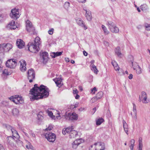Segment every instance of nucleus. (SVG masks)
I'll return each mask as SVG.
<instances>
[{
	"label": "nucleus",
	"instance_id": "1",
	"mask_svg": "<svg viewBox=\"0 0 150 150\" xmlns=\"http://www.w3.org/2000/svg\"><path fill=\"white\" fill-rule=\"evenodd\" d=\"M30 92L29 96L32 101L46 98L49 95L48 89L43 85L38 87L37 84H35Z\"/></svg>",
	"mask_w": 150,
	"mask_h": 150
},
{
	"label": "nucleus",
	"instance_id": "2",
	"mask_svg": "<svg viewBox=\"0 0 150 150\" xmlns=\"http://www.w3.org/2000/svg\"><path fill=\"white\" fill-rule=\"evenodd\" d=\"M28 46V50L32 53H36L40 50L39 46L33 44V42L29 43Z\"/></svg>",
	"mask_w": 150,
	"mask_h": 150
},
{
	"label": "nucleus",
	"instance_id": "3",
	"mask_svg": "<svg viewBox=\"0 0 150 150\" xmlns=\"http://www.w3.org/2000/svg\"><path fill=\"white\" fill-rule=\"evenodd\" d=\"M20 15L18 9L14 8L11 10L10 16L12 18L16 20L19 17Z\"/></svg>",
	"mask_w": 150,
	"mask_h": 150
},
{
	"label": "nucleus",
	"instance_id": "4",
	"mask_svg": "<svg viewBox=\"0 0 150 150\" xmlns=\"http://www.w3.org/2000/svg\"><path fill=\"white\" fill-rule=\"evenodd\" d=\"M45 136L47 140L50 142H54L56 138L55 134L50 132L46 133Z\"/></svg>",
	"mask_w": 150,
	"mask_h": 150
},
{
	"label": "nucleus",
	"instance_id": "5",
	"mask_svg": "<svg viewBox=\"0 0 150 150\" xmlns=\"http://www.w3.org/2000/svg\"><path fill=\"white\" fill-rule=\"evenodd\" d=\"M139 101L143 103L146 104L149 102V100L147 98L146 93L144 91H142L141 95L139 97Z\"/></svg>",
	"mask_w": 150,
	"mask_h": 150
},
{
	"label": "nucleus",
	"instance_id": "6",
	"mask_svg": "<svg viewBox=\"0 0 150 150\" xmlns=\"http://www.w3.org/2000/svg\"><path fill=\"white\" fill-rule=\"evenodd\" d=\"M17 62L16 60L12 59L8 60L6 65L7 67L10 68H14L16 65Z\"/></svg>",
	"mask_w": 150,
	"mask_h": 150
},
{
	"label": "nucleus",
	"instance_id": "7",
	"mask_svg": "<svg viewBox=\"0 0 150 150\" xmlns=\"http://www.w3.org/2000/svg\"><path fill=\"white\" fill-rule=\"evenodd\" d=\"M9 99L16 104H21L23 102V100L21 96H16L15 97L11 96Z\"/></svg>",
	"mask_w": 150,
	"mask_h": 150
},
{
	"label": "nucleus",
	"instance_id": "8",
	"mask_svg": "<svg viewBox=\"0 0 150 150\" xmlns=\"http://www.w3.org/2000/svg\"><path fill=\"white\" fill-rule=\"evenodd\" d=\"M26 27L27 31L28 32H32L33 33L35 28L32 24L28 20L26 21Z\"/></svg>",
	"mask_w": 150,
	"mask_h": 150
},
{
	"label": "nucleus",
	"instance_id": "9",
	"mask_svg": "<svg viewBox=\"0 0 150 150\" xmlns=\"http://www.w3.org/2000/svg\"><path fill=\"white\" fill-rule=\"evenodd\" d=\"M93 147H95V150H103L104 149V144L100 142L96 143L94 145H91L90 150H91V148Z\"/></svg>",
	"mask_w": 150,
	"mask_h": 150
},
{
	"label": "nucleus",
	"instance_id": "10",
	"mask_svg": "<svg viewBox=\"0 0 150 150\" xmlns=\"http://www.w3.org/2000/svg\"><path fill=\"white\" fill-rule=\"evenodd\" d=\"M28 78L29 80V82L31 83L33 81V79L35 78V73L34 70L30 69L28 70Z\"/></svg>",
	"mask_w": 150,
	"mask_h": 150
},
{
	"label": "nucleus",
	"instance_id": "11",
	"mask_svg": "<svg viewBox=\"0 0 150 150\" xmlns=\"http://www.w3.org/2000/svg\"><path fill=\"white\" fill-rule=\"evenodd\" d=\"M65 117L67 120H76L78 118V115L75 113H72V114L69 113L66 115Z\"/></svg>",
	"mask_w": 150,
	"mask_h": 150
},
{
	"label": "nucleus",
	"instance_id": "12",
	"mask_svg": "<svg viewBox=\"0 0 150 150\" xmlns=\"http://www.w3.org/2000/svg\"><path fill=\"white\" fill-rule=\"evenodd\" d=\"M48 54L47 52H44L40 54V58L44 63H46L48 60Z\"/></svg>",
	"mask_w": 150,
	"mask_h": 150
},
{
	"label": "nucleus",
	"instance_id": "13",
	"mask_svg": "<svg viewBox=\"0 0 150 150\" xmlns=\"http://www.w3.org/2000/svg\"><path fill=\"white\" fill-rule=\"evenodd\" d=\"M132 63L133 69L134 70H136L137 73V74H140L142 72L141 69L138 64L137 63H134L133 64V62H132Z\"/></svg>",
	"mask_w": 150,
	"mask_h": 150
},
{
	"label": "nucleus",
	"instance_id": "14",
	"mask_svg": "<svg viewBox=\"0 0 150 150\" xmlns=\"http://www.w3.org/2000/svg\"><path fill=\"white\" fill-rule=\"evenodd\" d=\"M84 141L82 139H78L74 141L72 143L73 148L76 149L78 146L81 143L83 142Z\"/></svg>",
	"mask_w": 150,
	"mask_h": 150
},
{
	"label": "nucleus",
	"instance_id": "15",
	"mask_svg": "<svg viewBox=\"0 0 150 150\" xmlns=\"http://www.w3.org/2000/svg\"><path fill=\"white\" fill-rule=\"evenodd\" d=\"M8 144L11 146H14L15 139L11 136H8L6 138Z\"/></svg>",
	"mask_w": 150,
	"mask_h": 150
},
{
	"label": "nucleus",
	"instance_id": "16",
	"mask_svg": "<svg viewBox=\"0 0 150 150\" xmlns=\"http://www.w3.org/2000/svg\"><path fill=\"white\" fill-rule=\"evenodd\" d=\"M76 22L78 25L82 27H83L84 30H86L87 28L83 21L81 18H77L76 20Z\"/></svg>",
	"mask_w": 150,
	"mask_h": 150
},
{
	"label": "nucleus",
	"instance_id": "17",
	"mask_svg": "<svg viewBox=\"0 0 150 150\" xmlns=\"http://www.w3.org/2000/svg\"><path fill=\"white\" fill-rule=\"evenodd\" d=\"M54 81L55 82L57 86L60 88L63 85V82L62 81V79L61 78H56L53 79Z\"/></svg>",
	"mask_w": 150,
	"mask_h": 150
},
{
	"label": "nucleus",
	"instance_id": "18",
	"mask_svg": "<svg viewBox=\"0 0 150 150\" xmlns=\"http://www.w3.org/2000/svg\"><path fill=\"white\" fill-rule=\"evenodd\" d=\"M133 108L132 112H131V114L132 117L135 120L137 119V110L136 106L134 103H133Z\"/></svg>",
	"mask_w": 150,
	"mask_h": 150
},
{
	"label": "nucleus",
	"instance_id": "19",
	"mask_svg": "<svg viewBox=\"0 0 150 150\" xmlns=\"http://www.w3.org/2000/svg\"><path fill=\"white\" fill-rule=\"evenodd\" d=\"M16 45L18 48L21 49L25 45V43L22 40L18 39L16 41Z\"/></svg>",
	"mask_w": 150,
	"mask_h": 150
},
{
	"label": "nucleus",
	"instance_id": "20",
	"mask_svg": "<svg viewBox=\"0 0 150 150\" xmlns=\"http://www.w3.org/2000/svg\"><path fill=\"white\" fill-rule=\"evenodd\" d=\"M7 28L11 29H15L17 28L15 25V21L12 20L7 25Z\"/></svg>",
	"mask_w": 150,
	"mask_h": 150
},
{
	"label": "nucleus",
	"instance_id": "21",
	"mask_svg": "<svg viewBox=\"0 0 150 150\" xmlns=\"http://www.w3.org/2000/svg\"><path fill=\"white\" fill-rule=\"evenodd\" d=\"M20 69L22 72L25 71L26 69L25 67V62L24 60H22L20 61Z\"/></svg>",
	"mask_w": 150,
	"mask_h": 150
},
{
	"label": "nucleus",
	"instance_id": "22",
	"mask_svg": "<svg viewBox=\"0 0 150 150\" xmlns=\"http://www.w3.org/2000/svg\"><path fill=\"white\" fill-rule=\"evenodd\" d=\"M85 11L86 13L85 16L87 19L89 21H91L92 18V14L91 11L89 10H87L86 9H83Z\"/></svg>",
	"mask_w": 150,
	"mask_h": 150
},
{
	"label": "nucleus",
	"instance_id": "23",
	"mask_svg": "<svg viewBox=\"0 0 150 150\" xmlns=\"http://www.w3.org/2000/svg\"><path fill=\"white\" fill-rule=\"evenodd\" d=\"M91 62V70L93 71L95 74H97L98 72V71L97 68L93 64L94 62V60H92Z\"/></svg>",
	"mask_w": 150,
	"mask_h": 150
},
{
	"label": "nucleus",
	"instance_id": "24",
	"mask_svg": "<svg viewBox=\"0 0 150 150\" xmlns=\"http://www.w3.org/2000/svg\"><path fill=\"white\" fill-rule=\"evenodd\" d=\"M4 50L5 52H8L12 48V45L10 43L5 44L4 43Z\"/></svg>",
	"mask_w": 150,
	"mask_h": 150
},
{
	"label": "nucleus",
	"instance_id": "25",
	"mask_svg": "<svg viewBox=\"0 0 150 150\" xmlns=\"http://www.w3.org/2000/svg\"><path fill=\"white\" fill-rule=\"evenodd\" d=\"M52 110L51 108L48 109L46 110V113L52 119H55V116L53 115L52 112L51 111Z\"/></svg>",
	"mask_w": 150,
	"mask_h": 150
},
{
	"label": "nucleus",
	"instance_id": "26",
	"mask_svg": "<svg viewBox=\"0 0 150 150\" xmlns=\"http://www.w3.org/2000/svg\"><path fill=\"white\" fill-rule=\"evenodd\" d=\"M73 126H71V127H69L66 128L64 130H63L62 132L63 134L65 135L66 133H69H69L71 132V131H72V130H73Z\"/></svg>",
	"mask_w": 150,
	"mask_h": 150
},
{
	"label": "nucleus",
	"instance_id": "27",
	"mask_svg": "<svg viewBox=\"0 0 150 150\" xmlns=\"http://www.w3.org/2000/svg\"><path fill=\"white\" fill-rule=\"evenodd\" d=\"M63 52H53L50 54V55L52 58H55L56 57L60 56L62 54Z\"/></svg>",
	"mask_w": 150,
	"mask_h": 150
},
{
	"label": "nucleus",
	"instance_id": "28",
	"mask_svg": "<svg viewBox=\"0 0 150 150\" xmlns=\"http://www.w3.org/2000/svg\"><path fill=\"white\" fill-rule=\"evenodd\" d=\"M33 42V44L39 46L40 45L41 43V42L40 41V38L38 37H36L35 38L34 42Z\"/></svg>",
	"mask_w": 150,
	"mask_h": 150
},
{
	"label": "nucleus",
	"instance_id": "29",
	"mask_svg": "<svg viewBox=\"0 0 150 150\" xmlns=\"http://www.w3.org/2000/svg\"><path fill=\"white\" fill-rule=\"evenodd\" d=\"M77 135V132L75 130H72L71 132L69 133V137L71 138H74L76 137Z\"/></svg>",
	"mask_w": 150,
	"mask_h": 150
},
{
	"label": "nucleus",
	"instance_id": "30",
	"mask_svg": "<svg viewBox=\"0 0 150 150\" xmlns=\"http://www.w3.org/2000/svg\"><path fill=\"white\" fill-rule=\"evenodd\" d=\"M11 132L12 134V136L13 137L17 139L19 137V136L17 131L14 128L12 130Z\"/></svg>",
	"mask_w": 150,
	"mask_h": 150
},
{
	"label": "nucleus",
	"instance_id": "31",
	"mask_svg": "<svg viewBox=\"0 0 150 150\" xmlns=\"http://www.w3.org/2000/svg\"><path fill=\"white\" fill-rule=\"evenodd\" d=\"M115 54L119 57H121L122 54L121 52L120 49L119 47H117L115 50Z\"/></svg>",
	"mask_w": 150,
	"mask_h": 150
},
{
	"label": "nucleus",
	"instance_id": "32",
	"mask_svg": "<svg viewBox=\"0 0 150 150\" xmlns=\"http://www.w3.org/2000/svg\"><path fill=\"white\" fill-rule=\"evenodd\" d=\"M107 25L108 26L109 29L110 30L111 28L114 27L116 24L112 22L109 21H108Z\"/></svg>",
	"mask_w": 150,
	"mask_h": 150
},
{
	"label": "nucleus",
	"instance_id": "33",
	"mask_svg": "<svg viewBox=\"0 0 150 150\" xmlns=\"http://www.w3.org/2000/svg\"><path fill=\"white\" fill-rule=\"evenodd\" d=\"M12 114L14 116H17L19 113L18 109L16 108H13L12 110Z\"/></svg>",
	"mask_w": 150,
	"mask_h": 150
},
{
	"label": "nucleus",
	"instance_id": "34",
	"mask_svg": "<svg viewBox=\"0 0 150 150\" xmlns=\"http://www.w3.org/2000/svg\"><path fill=\"white\" fill-rule=\"evenodd\" d=\"M110 30L112 33H118L119 31V29L116 26V25H115L114 27L111 28Z\"/></svg>",
	"mask_w": 150,
	"mask_h": 150
},
{
	"label": "nucleus",
	"instance_id": "35",
	"mask_svg": "<svg viewBox=\"0 0 150 150\" xmlns=\"http://www.w3.org/2000/svg\"><path fill=\"white\" fill-rule=\"evenodd\" d=\"M140 8L143 11H146L149 9V8L146 4H144L140 6Z\"/></svg>",
	"mask_w": 150,
	"mask_h": 150
},
{
	"label": "nucleus",
	"instance_id": "36",
	"mask_svg": "<svg viewBox=\"0 0 150 150\" xmlns=\"http://www.w3.org/2000/svg\"><path fill=\"white\" fill-rule=\"evenodd\" d=\"M3 126L4 128H6L8 131L10 130L11 131L13 129L12 126L6 124H3Z\"/></svg>",
	"mask_w": 150,
	"mask_h": 150
},
{
	"label": "nucleus",
	"instance_id": "37",
	"mask_svg": "<svg viewBox=\"0 0 150 150\" xmlns=\"http://www.w3.org/2000/svg\"><path fill=\"white\" fill-rule=\"evenodd\" d=\"M135 141L134 139H132L129 142V146L131 150H133V147L134 146V144L135 143Z\"/></svg>",
	"mask_w": 150,
	"mask_h": 150
},
{
	"label": "nucleus",
	"instance_id": "38",
	"mask_svg": "<svg viewBox=\"0 0 150 150\" xmlns=\"http://www.w3.org/2000/svg\"><path fill=\"white\" fill-rule=\"evenodd\" d=\"M43 114L42 112H40L37 115V116L38 120H41L43 119Z\"/></svg>",
	"mask_w": 150,
	"mask_h": 150
},
{
	"label": "nucleus",
	"instance_id": "39",
	"mask_svg": "<svg viewBox=\"0 0 150 150\" xmlns=\"http://www.w3.org/2000/svg\"><path fill=\"white\" fill-rule=\"evenodd\" d=\"M104 121V119L102 118H100L96 121V124L97 125H100Z\"/></svg>",
	"mask_w": 150,
	"mask_h": 150
},
{
	"label": "nucleus",
	"instance_id": "40",
	"mask_svg": "<svg viewBox=\"0 0 150 150\" xmlns=\"http://www.w3.org/2000/svg\"><path fill=\"white\" fill-rule=\"evenodd\" d=\"M101 27L104 33L106 35L108 34L109 33V32L108 30L106 27L103 25H102Z\"/></svg>",
	"mask_w": 150,
	"mask_h": 150
},
{
	"label": "nucleus",
	"instance_id": "41",
	"mask_svg": "<svg viewBox=\"0 0 150 150\" xmlns=\"http://www.w3.org/2000/svg\"><path fill=\"white\" fill-rule=\"evenodd\" d=\"M103 93L102 91H100L98 92L96 96L98 99H100L103 96Z\"/></svg>",
	"mask_w": 150,
	"mask_h": 150
},
{
	"label": "nucleus",
	"instance_id": "42",
	"mask_svg": "<svg viewBox=\"0 0 150 150\" xmlns=\"http://www.w3.org/2000/svg\"><path fill=\"white\" fill-rule=\"evenodd\" d=\"M145 30L147 31H150V24L145 23L144 25Z\"/></svg>",
	"mask_w": 150,
	"mask_h": 150
},
{
	"label": "nucleus",
	"instance_id": "43",
	"mask_svg": "<svg viewBox=\"0 0 150 150\" xmlns=\"http://www.w3.org/2000/svg\"><path fill=\"white\" fill-rule=\"evenodd\" d=\"M2 74L5 76H7L9 75V73L8 72L7 69H6L3 71Z\"/></svg>",
	"mask_w": 150,
	"mask_h": 150
},
{
	"label": "nucleus",
	"instance_id": "44",
	"mask_svg": "<svg viewBox=\"0 0 150 150\" xmlns=\"http://www.w3.org/2000/svg\"><path fill=\"white\" fill-rule=\"evenodd\" d=\"M98 99L96 97H94L91 100V102L94 103L97 101Z\"/></svg>",
	"mask_w": 150,
	"mask_h": 150
},
{
	"label": "nucleus",
	"instance_id": "45",
	"mask_svg": "<svg viewBox=\"0 0 150 150\" xmlns=\"http://www.w3.org/2000/svg\"><path fill=\"white\" fill-rule=\"evenodd\" d=\"M122 122L124 128H128V125L124 120H123Z\"/></svg>",
	"mask_w": 150,
	"mask_h": 150
},
{
	"label": "nucleus",
	"instance_id": "46",
	"mask_svg": "<svg viewBox=\"0 0 150 150\" xmlns=\"http://www.w3.org/2000/svg\"><path fill=\"white\" fill-rule=\"evenodd\" d=\"M26 147L28 149H32L33 148V146L29 143H28V145L26 146Z\"/></svg>",
	"mask_w": 150,
	"mask_h": 150
},
{
	"label": "nucleus",
	"instance_id": "47",
	"mask_svg": "<svg viewBox=\"0 0 150 150\" xmlns=\"http://www.w3.org/2000/svg\"><path fill=\"white\" fill-rule=\"evenodd\" d=\"M69 6V2H66L64 4V7L66 9H67Z\"/></svg>",
	"mask_w": 150,
	"mask_h": 150
},
{
	"label": "nucleus",
	"instance_id": "48",
	"mask_svg": "<svg viewBox=\"0 0 150 150\" xmlns=\"http://www.w3.org/2000/svg\"><path fill=\"white\" fill-rule=\"evenodd\" d=\"M54 31V29L53 28H51L48 31V33L50 35L53 34Z\"/></svg>",
	"mask_w": 150,
	"mask_h": 150
},
{
	"label": "nucleus",
	"instance_id": "49",
	"mask_svg": "<svg viewBox=\"0 0 150 150\" xmlns=\"http://www.w3.org/2000/svg\"><path fill=\"white\" fill-rule=\"evenodd\" d=\"M6 15L1 14L0 15V21L2 20L3 19L6 17Z\"/></svg>",
	"mask_w": 150,
	"mask_h": 150
},
{
	"label": "nucleus",
	"instance_id": "50",
	"mask_svg": "<svg viewBox=\"0 0 150 150\" xmlns=\"http://www.w3.org/2000/svg\"><path fill=\"white\" fill-rule=\"evenodd\" d=\"M4 43L0 44V51L4 50Z\"/></svg>",
	"mask_w": 150,
	"mask_h": 150
},
{
	"label": "nucleus",
	"instance_id": "51",
	"mask_svg": "<svg viewBox=\"0 0 150 150\" xmlns=\"http://www.w3.org/2000/svg\"><path fill=\"white\" fill-rule=\"evenodd\" d=\"M97 91V89H96V88L95 87H94L91 90V93H92L93 94H95V92Z\"/></svg>",
	"mask_w": 150,
	"mask_h": 150
},
{
	"label": "nucleus",
	"instance_id": "52",
	"mask_svg": "<svg viewBox=\"0 0 150 150\" xmlns=\"http://www.w3.org/2000/svg\"><path fill=\"white\" fill-rule=\"evenodd\" d=\"M52 128H53V127L52 126H51V125H49L48 126V127H47V128H46L45 129V131H48V130L50 131V130H52Z\"/></svg>",
	"mask_w": 150,
	"mask_h": 150
},
{
	"label": "nucleus",
	"instance_id": "53",
	"mask_svg": "<svg viewBox=\"0 0 150 150\" xmlns=\"http://www.w3.org/2000/svg\"><path fill=\"white\" fill-rule=\"evenodd\" d=\"M112 64L114 67H115L117 66L118 65V64L117 62L115 61H113L111 62Z\"/></svg>",
	"mask_w": 150,
	"mask_h": 150
},
{
	"label": "nucleus",
	"instance_id": "54",
	"mask_svg": "<svg viewBox=\"0 0 150 150\" xmlns=\"http://www.w3.org/2000/svg\"><path fill=\"white\" fill-rule=\"evenodd\" d=\"M56 112L57 113V115H56V117L57 119H60V113L58 112V111H56Z\"/></svg>",
	"mask_w": 150,
	"mask_h": 150
},
{
	"label": "nucleus",
	"instance_id": "55",
	"mask_svg": "<svg viewBox=\"0 0 150 150\" xmlns=\"http://www.w3.org/2000/svg\"><path fill=\"white\" fill-rule=\"evenodd\" d=\"M114 68L115 70L116 71H119L120 70V67L118 66V65L117 66H116L114 67Z\"/></svg>",
	"mask_w": 150,
	"mask_h": 150
},
{
	"label": "nucleus",
	"instance_id": "56",
	"mask_svg": "<svg viewBox=\"0 0 150 150\" xmlns=\"http://www.w3.org/2000/svg\"><path fill=\"white\" fill-rule=\"evenodd\" d=\"M79 103L78 102H76L75 103H74V106L75 107V108H76L78 106Z\"/></svg>",
	"mask_w": 150,
	"mask_h": 150
},
{
	"label": "nucleus",
	"instance_id": "57",
	"mask_svg": "<svg viewBox=\"0 0 150 150\" xmlns=\"http://www.w3.org/2000/svg\"><path fill=\"white\" fill-rule=\"evenodd\" d=\"M79 2H81L82 3H85L86 2V0H77Z\"/></svg>",
	"mask_w": 150,
	"mask_h": 150
},
{
	"label": "nucleus",
	"instance_id": "58",
	"mask_svg": "<svg viewBox=\"0 0 150 150\" xmlns=\"http://www.w3.org/2000/svg\"><path fill=\"white\" fill-rule=\"evenodd\" d=\"M73 93L74 94H77V93L78 92V91L76 89L75 90H73Z\"/></svg>",
	"mask_w": 150,
	"mask_h": 150
},
{
	"label": "nucleus",
	"instance_id": "59",
	"mask_svg": "<svg viewBox=\"0 0 150 150\" xmlns=\"http://www.w3.org/2000/svg\"><path fill=\"white\" fill-rule=\"evenodd\" d=\"M124 129L125 132L127 134V135H128V128H124Z\"/></svg>",
	"mask_w": 150,
	"mask_h": 150
},
{
	"label": "nucleus",
	"instance_id": "60",
	"mask_svg": "<svg viewBox=\"0 0 150 150\" xmlns=\"http://www.w3.org/2000/svg\"><path fill=\"white\" fill-rule=\"evenodd\" d=\"M0 150H5V149L3 146L0 144Z\"/></svg>",
	"mask_w": 150,
	"mask_h": 150
},
{
	"label": "nucleus",
	"instance_id": "61",
	"mask_svg": "<svg viewBox=\"0 0 150 150\" xmlns=\"http://www.w3.org/2000/svg\"><path fill=\"white\" fill-rule=\"evenodd\" d=\"M142 143H139V148L141 149V148H142Z\"/></svg>",
	"mask_w": 150,
	"mask_h": 150
},
{
	"label": "nucleus",
	"instance_id": "62",
	"mask_svg": "<svg viewBox=\"0 0 150 150\" xmlns=\"http://www.w3.org/2000/svg\"><path fill=\"white\" fill-rule=\"evenodd\" d=\"M133 75L132 74H129V76H128V78L130 79H132L133 78Z\"/></svg>",
	"mask_w": 150,
	"mask_h": 150
},
{
	"label": "nucleus",
	"instance_id": "63",
	"mask_svg": "<svg viewBox=\"0 0 150 150\" xmlns=\"http://www.w3.org/2000/svg\"><path fill=\"white\" fill-rule=\"evenodd\" d=\"M83 53L84 56H87L88 53L86 51H83Z\"/></svg>",
	"mask_w": 150,
	"mask_h": 150
},
{
	"label": "nucleus",
	"instance_id": "64",
	"mask_svg": "<svg viewBox=\"0 0 150 150\" xmlns=\"http://www.w3.org/2000/svg\"><path fill=\"white\" fill-rule=\"evenodd\" d=\"M65 61L67 62H69V59L68 58H65Z\"/></svg>",
	"mask_w": 150,
	"mask_h": 150
}]
</instances>
